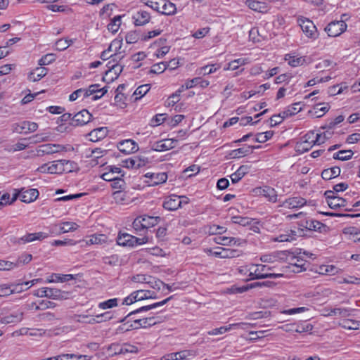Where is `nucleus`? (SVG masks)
Instances as JSON below:
<instances>
[{
	"instance_id": "412c9836",
	"label": "nucleus",
	"mask_w": 360,
	"mask_h": 360,
	"mask_svg": "<svg viewBox=\"0 0 360 360\" xmlns=\"http://www.w3.org/2000/svg\"><path fill=\"white\" fill-rule=\"evenodd\" d=\"M260 148V146H252L245 145V146H243L242 148L231 150L229 153V155L231 158H240L244 157L248 154L252 153V150L254 149H257V148Z\"/></svg>"
},
{
	"instance_id": "a19ab883",
	"label": "nucleus",
	"mask_w": 360,
	"mask_h": 360,
	"mask_svg": "<svg viewBox=\"0 0 360 360\" xmlns=\"http://www.w3.org/2000/svg\"><path fill=\"white\" fill-rule=\"evenodd\" d=\"M339 325L347 330H358L360 327V322L352 319L343 320Z\"/></svg>"
},
{
	"instance_id": "79ce46f5",
	"label": "nucleus",
	"mask_w": 360,
	"mask_h": 360,
	"mask_svg": "<svg viewBox=\"0 0 360 360\" xmlns=\"http://www.w3.org/2000/svg\"><path fill=\"white\" fill-rule=\"evenodd\" d=\"M354 153L351 150H340L333 154V158L336 160L345 161L352 158Z\"/></svg>"
},
{
	"instance_id": "e433bc0d",
	"label": "nucleus",
	"mask_w": 360,
	"mask_h": 360,
	"mask_svg": "<svg viewBox=\"0 0 360 360\" xmlns=\"http://www.w3.org/2000/svg\"><path fill=\"white\" fill-rule=\"evenodd\" d=\"M141 217L145 229L157 225L160 221V217H151L148 215H143Z\"/></svg>"
},
{
	"instance_id": "f3484780",
	"label": "nucleus",
	"mask_w": 360,
	"mask_h": 360,
	"mask_svg": "<svg viewBox=\"0 0 360 360\" xmlns=\"http://www.w3.org/2000/svg\"><path fill=\"white\" fill-rule=\"evenodd\" d=\"M118 149L124 154L136 152L139 150L138 144L131 139H126L119 143Z\"/></svg>"
},
{
	"instance_id": "f704fd0d",
	"label": "nucleus",
	"mask_w": 360,
	"mask_h": 360,
	"mask_svg": "<svg viewBox=\"0 0 360 360\" xmlns=\"http://www.w3.org/2000/svg\"><path fill=\"white\" fill-rule=\"evenodd\" d=\"M246 326V325H250V323H237L233 324H230L228 326H222L218 328H214L210 331H208L207 333L210 335H217L219 334H223L229 330H230L232 328L239 326Z\"/></svg>"
},
{
	"instance_id": "37998d69",
	"label": "nucleus",
	"mask_w": 360,
	"mask_h": 360,
	"mask_svg": "<svg viewBox=\"0 0 360 360\" xmlns=\"http://www.w3.org/2000/svg\"><path fill=\"white\" fill-rule=\"evenodd\" d=\"M121 25V15L115 16L108 25V30L112 33H116Z\"/></svg>"
},
{
	"instance_id": "7ed1b4c3",
	"label": "nucleus",
	"mask_w": 360,
	"mask_h": 360,
	"mask_svg": "<svg viewBox=\"0 0 360 360\" xmlns=\"http://www.w3.org/2000/svg\"><path fill=\"white\" fill-rule=\"evenodd\" d=\"M156 294L154 291L148 290H139L134 291L129 296L123 300L122 304L130 305L137 301H141L146 299H155Z\"/></svg>"
},
{
	"instance_id": "473e14b6",
	"label": "nucleus",
	"mask_w": 360,
	"mask_h": 360,
	"mask_svg": "<svg viewBox=\"0 0 360 360\" xmlns=\"http://www.w3.org/2000/svg\"><path fill=\"white\" fill-rule=\"evenodd\" d=\"M245 4L252 11H257L259 13H264L267 10V6L265 3L253 1V0H247L245 1Z\"/></svg>"
},
{
	"instance_id": "c756f323",
	"label": "nucleus",
	"mask_w": 360,
	"mask_h": 360,
	"mask_svg": "<svg viewBox=\"0 0 360 360\" xmlns=\"http://www.w3.org/2000/svg\"><path fill=\"white\" fill-rule=\"evenodd\" d=\"M47 72L48 70L46 68L41 66L32 71L28 75V79L31 82H37L46 76Z\"/></svg>"
},
{
	"instance_id": "0eeeda50",
	"label": "nucleus",
	"mask_w": 360,
	"mask_h": 360,
	"mask_svg": "<svg viewBox=\"0 0 360 360\" xmlns=\"http://www.w3.org/2000/svg\"><path fill=\"white\" fill-rule=\"evenodd\" d=\"M315 145V137L313 131L302 137L296 143L295 150L299 153L308 151Z\"/></svg>"
},
{
	"instance_id": "a18cd8bd",
	"label": "nucleus",
	"mask_w": 360,
	"mask_h": 360,
	"mask_svg": "<svg viewBox=\"0 0 360 360\" xmlns=\"http://www.w3.org/2000/svg\"><path fill=\"white\" fill-rule=\"evenodd\" d=\"M336 272H338L337 268L333 265H321L316 269V273L321 275H334Z\"/></svg>"
},
{
	"instance_id": "b1692460",
	"label": "nucleus",
	"mask_w": 360,
	"mask_h": 360,
	"mask_svg": "<svg viewBox=\"0 0 360 360\" xmlns=\"http://www.w3.org/2000/svg\"><path fill=\"white\" fill-rule=\"evenodd\" d=\"M298 23L300 26L302 30L307 37H311L314 33V29L315 28V25L313 21L304 18H300L298 19Z\"/></svg>"
},
{
	"instance_id": "bf43d9fd",
	"label": "nucleus",
	"mask_w": 360,
	"mask_h": 360,
	"mask_svg": "<svg viewBox=\"0 0 360 360\" xmlns=\"http://www.w3.org/2000/svg\"><path fill=\"white\" fill-rule=\"evenodd\" d=\"M347 89V86L345 85H342V84L340 85H333L328 88V94L330 96H335L341 94L344 89Z\"/></svg>"
},
{
	"instance_id": "4468645a",
	"label": "nucleus",
	"mask_w": 360,
	"mask_h": 360,
	"mask_svg": "<svg viewBox=\"0 0 360 360\" xmlns=\"http://www.w3.org/2000/svg\"><path fill=\"white\" fill-rule=\"evenodd\" d=\"M181 198H186V197L174 195L167 197L163 202V207L169 211L176 210L181 206Z\"/></svg>"
},
{
	"instance_id": "f8f14e48",
	"label": "nucleus",
	"mask_w": 360,
	"mask_h": 360,
	"mask_svg": "<svg viewBox=\"0 0 360 360\" xmlns=\"http://www.w3.org/2000/svg\"><path fill=\"white\" fill-rule=\"evenodd\" d=\"M176 139H166L155 142L151 146V150L155 151H165L174 148L177 143Z\"/></svg>"
},
{
	"instance_id": "c85d7f7f",
	"label": "nucleus",
	"mask_w": 360,
	"mask_h": 360,
	"mask_svg": "<svg viewBox=\"0 0 360 360\" xmlns=\"http://www.w3.org/2000/svg\"><path fill=\"white\" fill-rule=\"evenodd\" d=\"M162 321V319L159 316H151L139 319V323L141 322V326H142V328L150 327L155 326L157 323H161Z\"/></svg>"
},
{
	"instance_id": "2f4dec72",
	"label": "nucleus",
	"mask_w": 360,
	"mask_h": 360,
	"mask_svg": "<svg viewBox=\"0 0 360 360\" xmlns=\"http://www.w3.org/2000/svg\"><path fill=\"white\" fill-rule=\"evenodd\" d=\"M297 236V234L295 231L289 230L274 238V240L277 242H292L296 240Z\"/></svg>"
},
{
	"instance_id": "1a4fd4ad",
	"label": "nucleus",
	"mask_w": 360,
	"mask_h": 360,
	"mask_svg": "<svg viewBox=\"0 0 360 360\" xmlns=\"http://www.w3.org/2000/svg\"><path fill=\"white\" fill-rule=\"evenodd\" d=\"M347 27V25L344 20H336L330 22L325 27V31L329 37H336L345 32Z\"/></svg>"
},
{
	"instance_id": "49530a36",
	"label": "nucleus",
	"mask_w": 360,
	"mask_h": 360,
	"mask_svg": "<svg viewBox=\"0 0 360 360\" xmlns=\"http://www.w3.org/2000/svg\"><path fill=\"white\" fill-rule=\"evenodd\" d=\"M79 226L75 222L65 221L60 225V231L62 233H68L74 231L77 229Z\"/></svg>"
},
{
	"instance_id": "4c0bfd02",
	"label": "nucleus",
	"mask_w": 360,
	"mask_h": 360,
	"mask_svg": "<svg viewBox=\"0 0 360 360\" xmlns=\"http://www.w3.org/2000/svg\"><path fill=\"white\" fill-rule=\"evenodd\" d=\"M220 66L217 64L205 65L196 70L198 75H207L215 72Z\"/></svg>"
},
{
	"instance_id": "6e6552de",
	"label": "nucleus",
	"mask_w": 360,
	"mask_h": 360,
	"mask_svg": "<svg viewBox=\"0 0 360 360\" xmlns=\"http://www.w3.org/2000/svg\"><path fill=\"white\" fill-rule=\"evenodd\" d=\"M49 237V234L44 232H37L27 233L26 235L20 237L15 238L13 237L11 238V241L14 244H25L31 243L35 240H42Z\"/></svg>"
},
{
	"instance_id": "ea45409f",
	"label": "nucleus",
	"mask_w": 360,
	"mask_h": 360,
	"mask_svg": "<svg viewBox=\"0 0 360 360\" xmlns=\"http://www.w3.org/2000/svg\"><path fill=\"white\" fill-rule=\"evenodd\" d=\"M214 240L217 244L231 245L232 244L236 245L239 239L226 236H217L214 238Z\"/></svg>"
},
{
	"instance_id": "864d4df0",
	"label": "nucleus",
	"mask_w": 360,
	"mask_h": 360,
	"mask_svg": "<svg viewBox=\"0 0 360 360\" xmlns=\"http://www.w3.org/2000/svg\"><path fill=\"white\" fill-rule=\"evenodd\" d=\"M106 128L101 127L91 131L89 134V136L93 137L94 135H96V141H97L104 138L106 135ZM90 140L92 141H95V140H94L93 138H91Z\"/></svg>"
},
{
	"instance_id": "9d476101",
	"label": "nucleus",
	"mask_w": 360,
	"mask_h": 360,
	"mask_svg": "<svg viewBox=\"0 0 360 360\" xmlns=\"http://www.w3.org/2000/svg\"><path fill=\"white\" fill-rule=\"evenodd\" d=\"M73 162L66 160H59L51 162L49 165V174H61L72 172V167H68Z\"/></svg>"
},
{
	"instance_id": "de8ad7c7",
	"label": "nucleus",
	"mask_w": 360,
	"mask_h": 360,
	"mask_svg": "<svg viewBox=\"0 0 360 360\" xmlns=\"http://www.w3.org/2000/svg\"><path fill=\"white\" fill-rule=\"evenodd\" d=\"M107 67L109 72H114L115 75V78H117L120 75L123 70V65H121L119 63H114V61H108L107 63Z\"/></svg>"
},
{
	"instance_id": "6ab92c4d",
	"label": "nucleus",
	"mask_w": 360,
	"mask_h": 360,
	"mask_svg": "<svg viewBox=\"0 0 360 360\" xmlns=\"http://www.w3.org/2000/svg\"><path fill=\"white\" fill-rule=\"evenodd\" d=\"M213 255L220 258H234L238 257L240 255L236 250L217 247L214 248Z\"/></svg>"
},
{
	"instance_id": "09e8293b",
	"label": "nucleus",
	"mask_w": 360,
	"mask_h": 360,
	"mask_svg": "<svg viewBox=\"0 0 360 360\" xmlns=\"http://www.w3.org/2000/svg\"><path fill=\"white\" fill-rule=\"evenodd\" d=\"M73 41V39H60L56 42V49L58 51H64L68 49Z\"/></svg>"
},
{
	"instance_id": "c9c22d12",
	"label": "nucleus",
	"mask_w": 360,
	"mask_h": 360,
	"mask_svg": "<svg viewBox=\"0 0 360 360\" xmlns=\"http://www.w3.org/2000/svg\"><path fill=\"white\" fill-rule=\"evenodd\" d=\"M340 174V168L339 167H333L324 169L321 172V176L323 179L330 180L333 178L337 177Z\"/></svg>"
},
{
	"instance_id": "a878e982",
	"label": "nucleus",
	"mask_w": 360,
	"mask_h": 360,
	"mask_svg": "<svg viewBox=\"0 0 360 360\" xmlns=\"http://www.w3.org/2000/svg\"><path fill=\"white\" fill-rule=\"evenodd\" d=\"M106 169L108 172H104L101 178L105 181H111L118 176V174L122 172L121 168L116 166H108Z\"/></svg>"
},
{
	"instance_id": "3c124183",
	"label": "nucleus",
	"mask_w": 360,
	"mask_h": 360,
	"mask_svg": "<svg viewBox=\"0 0 360 360\" xmlns=\"http://www.w3.org/2000/svg\"><path fill=\"white\" fill-rule=\"evenodd\" d=\"M117 302H118L117 298L109 299L106 301L100 302L98 304V307L101 309H111V308L117 307Z\"/></svg>"
},
{
	"instance_id": "393cba45",
	"label": "nucleus",
	"mask_w": 360,
	"mask_h": 360,
	"mask_svg": "<svg viewBox=\"0 0 360 360\" xmlns=\"http://www.w3.org/2000/svg\"><path fill=\"white\" fill-rule=\"evenodd\" d=\"M23 312L20 311H14L0 319L2 324L16 323L22 321Z\"/></svg>"
},
{
	"instance_id": "aec40b11",
	"label": "nucleus",
	"mask_w": 360,
	"mask_h": 360,
	"mask_svg": "<svg viewBox=\"0 0 360 360\" xmlns=\"http://www.w3.org/2000/svg\"><path fill=\"white\" fill-rule=\"evenodd\" d=\"M256 193L260 195L265 197L269 202H276L277 201V192L274 188L270 186H264L257 188Z\"/></svg>"
},
{
	"instance_id": "9b49d317",
	"label": "nucleus",
	"mask_w": 360,
	"mask_h": 360,
	"mask_svg": "<svg viewBox=\"0 0 360 360\" xmlns=\"http://www.w3.org/2000/svg\"><path fill=\"white\" fill-rule=\"evenodd\" d=\"M324 195L326 196L328 206L332 209L345 207L347 205L345 199L335 195V193L332 191H326Z\"/></svg>"
},
{
	"instance_id": "13d9d810",
	"label": "nucleus",
	"mask_w": 360,
	"mask_h": 360,
	"mask_svg": "<svg viewBox=\"0 0 360 360\" xmlns=\"http://www.w3.org/2000/svg\"><path fill=\"white\" fill-rule=\"evenodd\" d=\"M332 135V132L329 131H319V133H316V145H320L323 143H324V141L326 140V139H328L329 138H330Z\"/></svg>"
},
{
	"instance_id": "4be33fe9",
	"label": "nucleus",
	"mask_w": 360,
	"mask_h": 360,
	"mask_svg": "<svg viewBox=\"0 0 360 360\" xmlns=\"http://www.w3.org/2000/svg\"><path fill=\"white\" fill-rule=\"evenodd\" d=\"M39 193L36 188L25 189V188H21V196L20 200L30 203L34 202L39 196Z\"/></svg>"
},
{
	"instance_id": "774afa93",
	"label": "nucleus",
	"mask_w": 360,
	"mask_h": 360,
	"mask_svg": "<svg viewBox=\"0 0 360 360\" xmlns=\"http://www.w3.org/2000/svg\"><path fill=\"white\" fill-rule=\"evenodd\" d=\"M225 231L226 229L224 227L216 224L210 226L208 231L209 233L211 235L221 234Z\"/></svg>"
},
{
	"instance_id": "39448f33",
	"label": "nucleus",
	"mask_w": 360,
	"mask_h": 360,
	"mask_svg": "<svg viewBox=\"0 0 360 360\" xmlns=\"http://www.w3.org/2000/svg\"><path fill=\"white\" fill-rule=\"evenodd\" d=\"M148 242V238H137L128 233H122L117 236V243L119 245L134 247L138 245L145 244Z\"/></svg>"
},
{
	"instance_id": "72a5a7b5",
	"label": "nucleus",
	"mask_w": 360,
	"mask_h": 360,
	"mask_svg": "<svg viewBox=\"0 0 360 360\" xmlns=\"http://www.w3.org/2000/svg\"><path fill=\"white\" fill-rule=\"evenodd\" d=\"M176 13V5L168 0H164L161 6L160 13L165 15H172Z\"/></svg>"
},
{
	"instance_id": "69168bd1",
	"label": "nucleus",
	"mask_w": 360,
	"mask_h": 360,
	"mask_svg": "<svg viewBox=\"0 0 360 360\" xmlns=\"http://www.w3.org/2000/svg\"><path fill=\"white\" fill-rule=\"evenodd\" d=\"M136 157L134 156L123 161V167L129 169H138L136 165Z\"/></svg>"
},
{
	"instance_id": "58836bf2",
	"label": "nucleus",
	"mask_w": 360,
	"mask_h": 360,
	"mask_svg": "<svg viewBox=\"0 0 360 360\" xmlns=\"http://www.w3.org/2000/svg\"><path fill=\"white\" fill-rule=\"evenodd\" d=\"M140 2L160 13L164 0H140Z\"/></svg>"
},
{
	"instance_id": "8fccbe9b",
	"label": "nucleus",
	"mask_w": 360,
	"mask_h": 360,
	"mask_svg": "<svg viewBox=\"0 0 360 360\" xmlns=\"http://www.w3.org/2000/svg\"><path fill=\"white\" fill-rule=\"evenodd\" d=\"M330 106L328 103H316V117H323L330 109Z\"/></svg>"
},
{
	"instance_id": "338daca9",
	"label": "nucleus",
	"mask_w": 360,
	"mask_h": 360,
	"mask_svg": "<svg viewBox=\"0 0 360 360\" xmlns=\"http://www.w3.org/2000/svg\"><path fill=\"white\" fill-rule=\"evenodd\" d=\"M180 91H176L174 94H172L167 99V106H173L176 103H177L180 100Z\"/></svg>"
},
{
	"instance_id": "4d7b16f0",
	"label": "nucleus",
	"mask_w": 360,
	"mask_h": 360,
	"mask_svg": "<svg viewBox=\"0 0 360 360\" xmlns=\"http://www.w3.org/2000/svg\"><path fill=\"white\" fill-rule=\"evenodd\" d=\"M154 283L155 285L152 286L153 288H157L158 289H160V286L162 285L164 288H166L170 292H173L179 288V287L176 285L175 283H172V285L165 284L160 280L155 281Z\"/></svg>"
},
{
	"instance_id": "680f3d73",
	"label": "nucleus",
	"mask_w": 360,
	"mask_h": 360,
	"mask_svg": "<svg viewBox=\"0 0 360 360\" xmlns=\"http://www.w3.org/2000/svg\"><path fill=\"white\" fill-rule=\"evenodd\" d=\"M122 345L119 343H112L108 347V352L111 355L122 354Z\"/></svg>"
},
{
	"instance_id": "5fc2aeb1",
	"label": "nucleus",
	"mask_w": 360,
	"mask_h": 360,
	"mask_svg": "<svg viewBox=\"0 0 360 360\" xmlns=\"http://www.w3.org/2000/svg\"><path fill=\"white\" fill-rule=\"evenodd\" d=\"M79 322L94 324L96 323H101L103 320H96L94 316H90L84 314H79L77 316Z\"/></svg>"
},
{
	"instance_id": "e2e57ef3",
	"label": "nucleus",
	"mask_w": 360,
	"mask_h": 360,
	"mask_svg": "<svg viewBox=\"0 0 360 360\" xmlns=\"http://www.w3.org/2000/svg\"><path fill=\"white\" fill-rule=\"evenodd\" d=\"M107 240V236L104 234L91 236L89 243L91 244H102Z\"/></svg>"
},
{
	"instance_id": "f257e3e1",
	"label": "nucleus",
	"mask_w": 360,
	"mask_h": 360,
	"mask_svg": "<svg viewBox=\"0 0 360 360\" xmlns=\"http://www.w3.org/2000/svg\"><path fill=\"white\" fill-rule=\"evenodd\" d=\"M173 298V296H170L164 300L158 302H155L151 304H148L146 306L141 307L131 312H130L127 316H125L123 319L120 321V322L124 323V326H127V330L131 329H139L142 328L141 326V322L139 323V319H135L133 317L134 315L141 312L148 311L149 310L154 309L158 307L163 306L166 303H167L170 300Z\"/></svg>"
},
{
	"instance_id": "20e7f679",
	"label": "nucleus",
	"mask_w": 360,
	"mask_h": 360,
	"mask_svg": "<svg viewBox=\"0 0 360 360\" xmlns=\"http://www.w3.org/2000/svg\"><path fill=\"white\" fill-rule=\"evenodd\" d=\"M331 65L332 62L329 60H322L316 64V69H320V70L316 72V84L327 82L332 79V75L333 73L330 70H324V68H329Z\"/></svg>"
},
{
	"instance_id": "dca6fc26",
	"label": "nucleus",
	"mask_w": 360,
	"mask_h": 360,
	"mask_svg": "<svg viewBox=\"0 0 360 360\" xmlns=\"http://www.w3.org/2000/svg\"><path fill=\"white\" fill-rule=\"evenodd\" d=\"M150 14L143 9L138 10L133 15L132 19L136 26H143L150 22Z\"/></svg>"
},
{
	"instance_id": "0e129e2a",
	"label": "nucleus",
	"mask_w": 360,
	"mask_h": 360,
	"mask_svg": "<svg viewBox=\"0 0 360 360\" xmlns=\"http://www.w3.org/2000/svg\"><path fill=\"white\" fill-rule=\"evenodd\" d=\"M276 285V283L273 281H262V282H255L250 284V287L252 288H262V287H266V288H273Z\"/></svg>"
},
{
	"instance_id": "cd10ccee",
	"label": "nucleus",
	"mask_w": 360,
	"mask_h": 360,
	"mask_svg": "<svg viewBox=\"0 0 360 360\" xmlns=\"http://www.w3.org/2000/svg\"><path fill=\"white\" fill-rule=\"evenodd\" d=\"M250 167L248 165H241L231 176V180L233 184L238 183L246 174L249 172Z\"/></svg>"
},
{
	"instance_id": "f03ea898",
	"label": "nucleus",
	"mask_w": 360,
	"mask_h": 360,
	"mask_svg": "<svg viewBox=\"0 0 360 360\" xmlns=\"http://www.w3.org/2000/svg\"><path fill=\"white\" fill-rule=\"evenodd\" d=\"M275 266L265 265V264H251L249 271V280L255 279H264L267 278H277L283 276V274L278 273H268L269 271H272Z\"/></svg>"
},
{
	"instance_id": "5701e85b",
	"label": "nucleus",
	"mask_w": 360,
	"mask_h": 360,
	"mask_svg": "<svg viewBox=\"0 0 360 360\" xmlns=\"http://www.w3.org/2000/svg\"><path fill=\"white\" fill-rule=\"evenodd\" d=\"M307 200L301 197H292L286 199L282 204V206L288 209L300 208L304 205Z\"/></svg>"
},
{
	"instance_id": "6e6d98bb",
	"label": "nucleus",
	"mask_w": 360,
	"mask_h": 360,
	"mask_svg": "<svg viewBox=\"0 0 360 360\" xmlns=\"http://www.w3.org/2000/svg\"><path fill=\"white\" fill-rule=\"evenodd\" d=\"M231 221L234 224H240L243 226H247L251 221H252V219L241 216H234L231 218Z\"/></svg>"
},
{
	"instance_id": "7c9ffc66",
	"label": "nucleus",
	"mask_w": 360,
	"mask_h": 360,
	"mask_svg": "<svg viewBox=\"0 0 360 360\" xmlns=\"http://www.w3.org/2000/svg\"><path fill=\"white\" fill-rule=\"evenodd\" d=\"M45 292H46V297L51 298L53 300L66 299L67 295H68V292H63L57 288H47Z\"/></svg>"
},
{
	"instance_id": "ddd939ff",
	"label": "nucleus",
	"mask_w": 360,
	"mask_h": 360,
	"mask_svg": "<svg viewBox=\"0 0 360 360\" xmlns=\"http://www.w3.org/2000/svg\"><path fill=\"white\" fill-rule=\"evenodd\" d=\"M91 114L86 109H83L72 117V122L70 123L73 126L84 125L91 120Z\"/></svg>"
},
{
	"instance_id": "423d86ee",
	"label": "nucleus",
	"mask_w": 360,
	"mask_h": 360,
	"mask_svg": "<svg viewBox=\"0 0 360 360\" xmlns=\"http://www.w3.org/2000/svg\"><path fill=\"white\" fill-rule=\"evenodd\" d=\"M294 260L293 255L288 251H279L274 252L271 254L262 255L260 260L262 262L274 263L276 262H285L289 260V258Z\"/></svg>"
},
{
	"instance_id": "a211bd4d",
	"label": "nucleus",
	"mask_w": 360,
	"mask_h": 360,
	"mask_svg": "<svg viewBox=\"0 0 360 360\" xmlns=\"http://www.w3.org/2000/svg\"><path fill=\"white\" fill-rule=\"evenodd\" d=\"M145 177L150 179L148 183L154 186L165 183L167 179V174L165 172H148L145 174Z\"/></svg>"
},
{
	"instance_id": "bb28decb",
	"label": "nucleus",
	"mask_w": 360,
	"mask_h": 360,
	"mask_svg": "<svg viewBox=\"0 0 360 360\" xmlns=\"http://www.w3.org/2000/svg\"><path fill=\"white\" fill-rule=\"evenodd\" d=\"M18 128L16 129L17 131L20 134H27L30 132H34L35 131L37 128L38 125L35 122H31L29 121H24L21 122L20 124L18 126Z\"/></svg>"
},
{
	"instance_id": "052dcab7",
	"label": "nucleus",
	"mask_w": 360,
	"mask_h": 360,
	"mask_svg": "<svg viewBox=\"0 0 360 360\" xmlns=\"http://www.w3.org/2000/svg\"><path fill=\"white\" fill-rule=\"evenodd\" d=\"M56 60V56L53 53H48L45 56H44L39 60V65L40 66L46 65L52 62H53Z\"/></svg>"
},
{
	"instance_id": "2eb2a0df",
	"label": "nucleus",
	"mask_w": 360,
	"mask_h": 360,
	"mask_svg": "<svg viewBox=\"0 0 360 360\" xmlns=\"http://www.w3.org/2000/svg\"><path fill=\"white\" fill-rule=\"evenodd\" d=\"M64 146L59 144H42L37 148L38 155H50L63 150Z\"/></svg>"
},
{
	"instance_id": "603ef678",
	"label": "nucleus",
	"mask_w": 360,
	"mask_h": 360,
	"mask_svg": "<svg viewBox=\"0 0 360 360\" xmlns=\"http://www.w3.org/2000/svg\"><path fill=\"white\" fill-rule=\"evenodd\" d=\"M30 282H23L20 283L10 285V286L11 287L12 294L19 293L25 290L29 289L30 288V286H28Z\"/></svg>"
},
{
	"instance_id": "c03bdc74",
	"label": "nucleus",
	"mask_w": 360,
	"mask_h": 360,
	"mask_svg": "<svg viewBox=\"0 0 360 360\" xmlns=\"http://www.w3.org/2000/svg\"><path fill=\"white\" fill-rule=\"evenodd\" d=\"M150 84H143L139 86L134 91V96H135L134 101H137L145 96L150 90Z\"/></svg>"
}]
</instances>
